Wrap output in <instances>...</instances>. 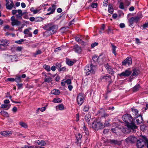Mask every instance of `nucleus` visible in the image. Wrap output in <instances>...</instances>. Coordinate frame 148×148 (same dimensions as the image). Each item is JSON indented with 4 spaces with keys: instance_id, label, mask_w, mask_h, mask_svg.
Segmentation results:
<instances>
[{
    "instance_id": "1",
    "label": "nucleus",
    "mask_w": 148,
    "mask_h": 148,
    "mask_svg": "<svg viewBox=\"0 0 148 148\" xmlns=\"http://www.w3.org/2000/svg\"><path fill=\"white\" fill-rule=\"evenodd\" d=\"M123 120L125 122V125L127 127L132 130L136 129L138 127L134 123V120L131 116L130 114H126L122 117Z\"/></svg>"
},
{
    "instance_id": "2",
    "label": "nucleus",
    "mask_w": 148,
    "mask_h": 148,
    "mask_svg": "<svg viewBox=\"0 0 148 148\" xmlns=\"http://www.w3.org/2000/svg\"><path fill=\"white\" fill-rule=\"evenodd\" d=\"M43 28L46 31L45 33L48 35L53 34L57 32L58 29V26L55 25L52 23H50L44 26Z\"/></svg>"
},
{
    "instance_id": "3",
    "label": "nucleus",
    "mask_w": 148,
    "mask_h": 148,
    "mask_svg": "<svg viewBox=\"0 0 148 148\" xmlns=\"http://www.w3.org/2000/svg\"><path fill=\"white\" fill-rule=\"evenodd\" d=\"M94 121L92 122L91 123V125L92 128L95 129V130H98L99 129H103L105 125L101 123L100 121L97 120V119H94Z\"/></svg>"
},
{
    "instance_id": "4",
    "label": "nucleus",
    "mask_w": 148,
    "mask_h": 148,
    "mask_svg": "<svg viewBox=\"0 0 148 148\" xmlns=\"http://www.w3.org/2000/svg\"><path fill=\"white\" fill-rule=\"evenodd\" d=\"M95 69L96 67L95 66L91 64H88L85 68V73L87 75L94 73H95Z\"/></svg>"
},
{
    "instance_id": "5",
    "label": "nucleus",
    "mask_w": 148,
    "mask_h": 148,
    "mask_svg": "<svg viewBox=\"0 0 148 148\" xmlns=\"http://www.w3.org/2000/svg\"><path fill=\"white\" fill-rule=\"evenodd\" d=\"M85 99V95L82 93H79L77 96V99L78 105H81L84 102Z\"/></svg>"
},
{
    "instance_id": "6",
    "label": "nucleus",
    "mask_w": 148,
    "mask_h": 148,
    "mask_svg": "<svg viewBox=\"0 0 148 148\" xmlns=\"http://www.w3.org/2000/svg\"><path fill=\"white\" fill-rule=\"evenodd\" d=\"M9 41L7 40H0V44L3 50H5L6 47L9 45Z\"/></svg>"
},
{
    "instance_id": "7",
    "label": "nucleus",
    "mask_w": 148,
    "mask_h": 148,
    "mask_svg": "<svg viewBox=\"0 0 148 148\" xmlns=\"http://www.w3.org/2000/svg\"><path fill=\"white\" fill-rule=\"evenodd\" d=\"M145 145V140L140 138L137 140L136 146L138 148H142Z\"/></svg>"
},
{
    "instance_id": "8",
    "label": "nucleus",
    "mask_w": 148,
    "mask_h": 148,
    "mask_svg": "<svg viewBox=\"0 0 148 148\" xmlns=\"http://www.w3.org/2000/svg\"><path fill=\"white\" fill-rule=\"evenodd\" d=\"M11 20L12 21L11 24L12 26H18L21 24V22L18 20L16 19L14 16H12L11 17Z\"/></svg>"
},
{
    "instance_id": "9",
    "label": "nucleus",
    "mask_w": 148,
    "mask_h": 148,
    "mask_svg": "<svg viewBox=\"0 0 148 148\" xmlns=\"http://www.w3.org/2000/svg\"><path fill=\"white\" fill-rule=\"evenodd\" d=\"M137 140L136 138L134 136H131L127 138L125 141L128 143H134Z\"/></svg>"
},
{
    "instance_id": "10",
    "label": "nucleus",
    "mask_w": 148,
    "mask_h": 148,
    "mask_svg": "<svg viewBox=\"0 0 148 148\" xmlns=\"http://www.w3.org/2000/svg\"><path fill=\"white\" fill-rule=\"evenodd\" d=\"M56 9V5H53L51 7H49L48 9L47 10L49 12L47 13V15H50L51 14L53 13L55 11Z\"/></svg>"
},
{
    "instance_id": "11",
    "label": "nucleus",
    "mask_w": 148,
    "mask_h": 148,
    "mask_svg": "<svg viewBox=\"0 0 148 148\" xmlns=\"http://www.w3.org/2000/svg\"><path fill=\"white\" fill-rule=\"evenodd\" d=\"M122 64L124 65H126L131 64L132 63V59L130 57H128L122 62Z\"/></svg>"
},
{
    "instance_id": "12",
    "label": "nucleus",
    "mask_w": 148,
    "mask_h": 148,
    "mask_svg": "<svg viewBox=\"0 0 148 148\" xmlns=\"http://www.w3.org/2000/svg\"><path fill=\"white\" fill-rule=\"evenodd\" d=\"M131 72L128 70H126L125 71L118 74L120 77H128L131 74Z\"/></svg>"
},
{
    "instance_id": "13",
    "label": "nucleus",
    "mask_w": 148,
    "mask_h": 148,
    "mask_svg": "<svg viewBox=\"0 0 148 148\" xmlns=\"http://www.w3.org/2000/svg\"><path fill=\"white\" fill-rule=\"evenodd\" d=\"M14 4L12 0H10L6 3L5 5L7 9L11 10L14 6Z\"/></svg>"
},
{
    "instance_id": "14",
    "label": "nucleus",
    "mask_w": 148,
    "mask_h": 148,
    "mask_svg": "<svg viewBox=\"0 0 148 148\" xmlns=\"http://www.w3.org/2000/svg\"><path fill=\"white\" fill-rule=\"evenodd\" d=\"M140 18L138 16H135L132 17L129 19V21L130 23L132 25L134 22H137L139 21Z\"/></svg>"
},
{
    "instance_id": "15",
    "label": "nucleus",
    "mask_w": 148,
    "mask_h": 148,
    "mask_svg": "<svg viewBox=\"0 0 148 148\" xmlns=\"http://www.w3.org/2000/svg\"><path fill=\"white\" fill-rule=\"evenodd\" d=\"M100 79L106 81H108L110 83H111V78L110 75H106L105 76H102L100 77Z\"/></svg>"
},
{
    "instance_id": "16",
    "label": "nucleus",
    "mask_w": 148,
    "mask_h": 148,
    "mask_svg": "<svg viewBox=\"0 0 148 148\" xmlns=\"http://www.w3.org/2000/svg\"><path fill=\"white\" fill-rule=\"evenodd\" d=\"M45 78L44 80L45 82H49L51 81V77L52 75L49 73L45 74Z\"/></svg>"
},
{
    "instance_id": "17",
    "label": "nucleus",
    "mask_w": 148,
    "mask_h": 148,
    "mask_svg": "<svg viewBox=\"0 0 148 148\" xmlns=\"http://www.w3.org/2000/svg\"><path fill=\"white\" fill-rule=\"evenodd\" d=\"M0 134L3 136H7L11 135L12 134V133L11 131H6L0 132Z\"/></svg>"
},
{
    "instance_id": "18",
    "label": "nucleus",
    "mask_w": 148,
    "mask_h": 148,
    "mask_svg": "<svg viewBox=\"0 0 148 148\" xmlns=\"http://www.w3.org/2000/svg\"><path fill=\"white\" fill-rule=\"evenodd\" d=\"M73 49L75 52L78 53H80L82 51L81 47L77 45L74 46Z\"/></svg>"
},
{
    "instance_id": "19",
    "label": "nucleus",
    "mask_w": 148,
    "mask_h": 148,
    "mask_svg": "<svg viewBox=\"0 0 148 148\" xmlns=\"http://www.w3.org/2000/svg\"><path fill=\"white\" fill-rule=\"evenodd\" d=\"M101 56L100 55L99 57L96 55H94L92 58V60L95 61H98L100 62H103V60H101Z\"/></svg>"
},
{
    "instance_id": "20",
    "label": "nucleus",
    "mask_w": 148,
    "mask_h": 148,
    "mask_svg": "<svg viewBox=\"0 0 148 148\" xmlns=\"http://www.w3.org/2000/svg\"><path fill=\"white\" fill-rule=\"evenodd\" d=\"M17 13L18 14H16V17L18 18H22V16L23 15L22 11L21 10H18Z\"/></svg>"
},
{
    "instance_id": "21",
    "label": "nucleus",
    "mask_w": 148,
    "mask_h": 148,
    "mask_svg": "<svg viewBox=\"0 0 148 148\" xmlns=\"http://www.w3.org/2000/svg\"><path fill=\"white\" fill-rule=\"evenodd\" d=\"M36 143L39 145L41 146H45L46 145V142L44 140H38Z\"/></svg>"
},
{
    "instance_id": "22",
    "label": "nucleus",
    "mask_w": 148,
    "mask_h": 148,
    "mask_svg": "<svg viewBox=\"0 0 148 148\" xmlns=\"http://www.w3.org/2000/svg\"><path fill=\"white\" fill-rule=\"evenodd\" d=\"M108 11L111 14H112L113 12L114 9L112 4H110L108 5Z\"/></svg>"
},
{
    "instance_id": "23",
    "label": "nucleus",
    "mask_w": 148,
    "mask_h": 148,
    "mask_svg": "<svg viewBox=\"0 0 148 148\" xmlns=\"http://www.w3.org/2000/svg\"><path fill=\"white\" fill-rule=\"evenodd\" d=\"M140 117V119H136V123L138 124H140L142 123V121H143V118L142 116L141 115L139 114L138 116H137L136 117Z\"/></svg>"
},
{
    "instance_id": "24",
    "label": "nucleus",
    "mask_w": 148,
    "mask_h": 148,
    "mask_svg": "<svg viewBox=\"0 0 148 148\" xmlns=\"http://www.w3.org/2000/svg\"><path fill=\"white\" fill-rule=\"evenodd\" d=\"M140 88V85L138 84L133 88L132 90L134 92L138 91Z\"/></svg>"
},
{
    "instance_id": "25",
    "label": "nucleus",
    "mask_w": 148,
    "mask_h": 148,
    "mask_svg": "<svg viewBox=\"0 0 148 148\" xmlns=\"http://www.w3.org/2000/svg\"><path fill=\"white\" fill-rule=\"evenodd\" d=\"M110 141L111 143H114L115 144H117L118 145H120L121 143V141L114 140H110Z\"/></svg>"
},
{
    "instance_id": "26",
    "label": "nucleus",
    "mask_w": 148,
    "mask_h": 148,
    "mask_svg": "<svg viewBox=\"0 0 148 148\" xmlns=\"http://www.w3.org/2000/svg\"><path fill=\"white\" fill-rule=\"evenodd\" d=\"M14 81L17 83L20 82H21V77L19 75L16 76L15 78H14Z\"/></svg>"
},
{
    "instance_id": "27",
    "label": "nucleus",
    "mask_w": 148,
    "mask_h": 148,
    "mask_svg": "<svg viewBox=\"0 0 148 148\" xmlns=\"http://www.w3.org/2000/svg\"><path fill=\"white\" fill-rule=\"evenodd\" d=\"M51 93L55 95H58L60 93V92L59 90L56 89H54L51 91Z\"/></svg>"
},
{
    "instance_id": "28",
    "label": "nucleus",
    "mask_w": 148,
    "mask_h": 148,
    "mask_svg": "<svg viewBox=\"0 0 148 148\" xmlns=\"http://www.w3.org/2000/svg\"><path fill=\"white\" fill-rule=\"evenodd\" d=\"M56 109L57 110H63L64 109V106L63 104H60L56 106Z\"/></svg>"
},
{
    "instance_id": "29",
    "label": "nucleus",
    "mask_w": 148,
    "mask_h": 148,
    "mask_svg": "<svg viewBox=\"0 0 148 148\" xmlns=\"http://www.w3.org/2000/svg\"><path fill=\"white\" fill-rule=\"evenodd\" d=\"M0 113L4 117H7L9 116V115L8 113L2 110Z\"/></svg>"
},
{
    "instance_id": "30",
    "label": "nucleus",
    "mask_w": 148,
    "mask_h": 148,
    "mask_svg": "<svg viewBox=\"0 0 148 148\" xmlns=\"http://www.w3.org/2000/svg\"><path fill=\"white\" fill-rule=\"evenodd\" d=\"M43 67L48 71H49L51 70V68L50 66L47 65L46 64L43 65Z\"/></svg>"
},
{
    "instance_id": "31",
    "label": "nucleus",
    "mask_w": 148,
    "mask_h": 148,
    "mask_svg": "<svg viewBox=\"0 0 148 148\" xmlns=\"http://www.w3.org/2000/svg\"><path fill=\"white\" fill-rule=\"evenodd\" d=\"M111 46L112 47V52L116 56V47L112 44H111Z\"/></svg>"
},
{
    "instance_id": "32",
    "label": "nucleus",
    "mask_w": 148,
    "mask_h": 148,
    "mask_svg": "<svg viewBox=\"0 0 148 148\" xmlns=\"http://www.w3.org/2000/svg\"><path fill=\"white\" fill-rule=\"evenodd\" d=\"M132 111L133 112V114L134 115L137 116H139L138 113V110L135 109H132Z\"/></svg>"
},
{
    "instance_id": "33",
    "label": "nucleus",
    "mask_w": 148,
    "mask_h": 148,
    "mask_svg": "<svg viewBox=\"0 0 148 148\" xmlns=\"http://www.w3.org/2000/svg\"><path fill=\"white\" fill-rule=\"evenodd\" d=\"M10 106H11L10 104L8 105L6 104H2L1 105V107L2 108H7L8 107V109H7V110H8V109H9L10 108Z\"/></svg>"
},
{
    "instance_id": "34",
    "label": "nucleus",
    "mask_w": 148,
    "mask_h": 148,
    "mask_svg": "<svg viewBox=\"0 0 148 148\" xmlns=\"http://www.w3.org/2000/svg\"><path fill=\"white\" fill-rule=\"evenodd\" d=\"M107 70L108 73L111 74H112L114 73V71H113V70L111 68L110 66Z\"/></svg>"
},
{
    "instance_id": "35",
    "label": "nucleus",
    "mask_w": 148,
    "mask_h": 148,
    "mask_svg": "<svg viewBox=\"0 0 148 148\" xmlns=\"http://www.w3.org/2000/svg\"><path fill=\"white\" fill-rule=\"evenodd\" d=\"M19 124L22 127L27 128V124L23 122H19Z\"/></svg>"
},
{
    "instance_id": "36",
    "label": "nucleus",
    "mask_w": 148,
    "mask_h": 148,
    "mask_svg": "<svg viewBox=\"0 0 148 148\" xmlns=\"http://www.w3.org/2000/svg\"><path fill=\"white\" fill-rule=\"evenodd\" d=\"M53 101L54 103H60L62 101L61 99L60 98H55L53 99Z\"/></svg>"
},
{
    "instance_id": "37",
    "label": "nucleus",
    "mask_w": 148,
    "mask_h": 148,
    "mask_svg": "<svg viewBox=\"0 0 148 148\" xmlns=\"http://www.w3.org/2000/svg\"><path fill=\"white\" fill-rule=\"evenodd\" d=\"M76 137L77 140H81V138H82V135H81L80 133H78L77 134V135H76Z\"/></svg>"
},
{
    "instance_id": "38",
    "label": "nucleus",
    "mask_w": 148,
    "mask_h": 148,
    "mask_svg": "<svg viewBox=\"0 0 148 148\" xmlns=\"http://www.w3.org/2000/svg\"><path fill=\"white\" fill-rule=\"evenodd\" d=\"M83 129L86 133V135H88L89 134L88 130V128H87L85 126V125H84L83 126Z\"/></svg>"
},
{
    "instance_id": "39",
    "label": "nucleus",
    "mask_w": 148,
    "mask_h": 148,
    "mask_svg": "<svg viewBox=\"0 0 148 148\" xmlns=\"http://www.w3.org/2000/svg\"><path fill=\"white\" fill-rule=\"evenodd\" d=\"M90 117L88 114H87L85 117V119L87 122H89L90 121Z\"/></svg>"
},
{
    "instance_id": "40",
    "label": "nucleus",
    "mask_w": 148,
    "mask_h": 148,
    "mask_svg": "<svg viewBox=\"0 0 148 148\" xmlns=\"http://www.w3.org/2000/svg\"><path fill=\"white\" fill-rule=\"evenodd\" d=\"M138 74V72L137 71L136 69L133 70V73H132V76H136Z\"/></svg>"
},
{
    "instance_id": "41",
    "label": "nucleus",
    "mask_w": 148,
    "mask_h": 148,
    "mask_svg": "<svg viewBox=\"0 0 148 148\" xmlns=\"http://www.w3.org/2000/svg\"><path fill=\"white\" fill-rule=\"evenodd\" d=\"M89 107L88 105H86L85 106L83 110L84 112H88L89 109Z\"/></svg>"
},
{
    "instance_id": "42",
    "label": "nucleus",
    "mask_w": 148,
    "mask_h": 148,
    "mask_svg": "<svg viewBox=\"0 0 148 148\" xmlns=\"http://www.w3.org/2000/svg\"><path fill=\"white\" fill-rule=\"evenodd\" d=\"M74 62L71 60H68L66 61L67 64L69 66H72L74 64Z\"/></svg>"
},
{
    "instance_id": "43",
    "label": "nucleus",
    "mask_w": 148,
    "mask_h": 148,
    "mask_svg": "<svg viewBox=\"0 0 148 148\" xmlns=\"http://www.w3.org/2000/svg\"><path fill=\"white\" fill-rule=\"evenodd\" d=\"M119 8L121 9H124V3L123 2H121L120 3L119 5Z\"/></svg>"
},
{
    "instance_id": "44",
    "label": "nucleus",
    "mask_w": 148,
    "mask_h": 148,
    "mask_svg": "<svg viewBox=\"0 0 148 148\" xmlns=\"http://www.w3.org/2000/svg\"><path fill=\"white\" fill-rule=\"evenodd\" d=\"M108 33V34H109L110 33H112V34L113 33V29H112V28L110 27H109L108 29L107 30Z\"/></svg>"
},
{
    "instance_id": "45",
    "label": "nucleus",
    "mask_w": 148,
    "mask_h": 148,
    "mask_svg": "<svg viewBox=\"0 0 148 148\" xmlns=\"http://www.w3.org/2000/svg\"><path fill=\"white\" fill-rule=\"evenodd\" d=\"M66 84H70L71 83V80L70 79H68L65 81Z\"/></svg>"
},
{
    "instance_id": "46",
    "label": "nucleus",
    "mask_w": 148,
    "mask_h": 148,
    "mask_svg": "<svg viewBox=\"0 0 148 148\" xmlns=\"http://www.w3.org/2000/svg\"><path fill=\"white\" fill-rule=\"evenodd\" d=\"M18 89H20L23 88V84H17Z\"/></svg>"
},
{
    "instance_id": "47",
    "label": "nucleus",
    "mask_w": 148,
    "mask_h": 148,
    "mask_svg": "<svg viewBox=\"0 0 148 148\" xmlns=\"http://www.w3.org/2000/svg\"><path fill=\"white\" fill-rule=\"evenodd\" d=\"M146 27H148V22L145 23L143 25V29H145Z\"/></svg>"
},
{
    "instance_id": "48",
    "label": "nucleus",
    "mask_w": 148,
    "mask_h": 148,
    "mask_svg": "<svg viewBox=\"0 0 148 148\" xmlns=\"http://www.w3.org/2000/svg\"><path fill=\"white\" fill-rule=\"evenodd\" d=\"M43 20V19L42 18H41L40 17H39L36 18V22L41 21Z\"/></svg>"
},
{
    "instance_id": "49",
    "label": "nucleus",
    "mask_w": 148,
    "mask_h": 148,
    "mask_svg": "<svg viewBox=\"0 0 148 148\" xmlns=\"http://www.w3.org/2000/svg\"><path fill=\"white\" fill-rule=\"evenodd\" d=\"M75 143H76L77 145L78 146H80L81 145V140H77V141L75 142Z\"/></svg>"
},
{
    "instance_id": "50",
    "label": "nucleus",
    "mask_w": 148,
    "mask_h": 148,
    "mask_svg": "<svg viewBox=\"0 0 148 148\" xmlns=\"http://www.w3.org/2000/svg\"><path fill=\"white\" fill-rule=\"evenodd\" d=\"M97 6V3H93L91 5V7L93 8H95Z\"/></svg>"
},
{
    "instance_id": "51",
    "label": "nucleus",
    "mask_w": 148,
    "mask_h": 148,
    "mask_svg": "<svg viewBox=\"0 0 148 148\" xmlns=\"http://www.w3.org/2000/svg\"><path fill=\"white\" fill-rule=\"evenodd\" d=\"M7 80L8 81L13 82L14 81V78L12 77L8 78Z\"/></svg>"
},
{
    "instance_id": "52",
    "label": "nucleus",
    "mask_w": 148,
    "mask_h": 148,
    "mask_svg": "<svg viewBox=\"0 0 148 148\" xmlns=\"http://www.w3.org/2000/svg\"><path fill=\"white\" fill-rule=\"evenodd\" d=\"M144 140H145V144L146 145L147 148H148V139L146 137H145Z\"/></svg>"
},
{
    "instance_id": "53",
    "label": "nucleus",
    "mask_w": 148,
    "mask_h": 148,
    "mask_svg": "<svg viewBox=\"0 0 148 148\" xmlns=\"http://www.w3.org/2000/svg\"><path fill=\"white\" fill-rule=\"evenodd\" d=\"M108 1L107 0H105L104 1L103 6L106 7L108 5Z\"/></svg>"
},
{
    "instance_id": "54",
    "label": "nucleus",
    "mask_w": 148,
    "mask_h": 148,
    "mask_svg": "<svg viewBox=\"0 0 148 148\" xmlns=\"http://www.w3.org/2000/svg\"><path fill=\"white\" fill-rule=\"evenodd\" d=\"M75 40L78 42H81V41L80 39V37H76L75 38Z\"/></svg>"
},
{
    "instance_id": "55",
    "label": "nucleus",
    "mask_w": 148,
    "mask_h": 148,
    "mask_svg": "<svg viewBox=\"0 0 148 148\" xmlns=\"http://www.w3.org/2000/svg\"><path fill=\"white\" fill-rule=\"evenodd\" d=\"M98 43L96 42H94V43H92L91 45V47L92 48H93L95 47V46H97L98 45Z\"/></svg>"
},
{
    "instance_id": "56",
    "label": "nucleus",
    "mask_w": 148,
    "mask_h": 148,
    "mask_svg": "<svg viewBox=\"0 0 148 148\" xmlns=\"http://www.w3.org/2000/svg\"><path fill=\"white\" fill-rule=\"evenodd\" d=\"M24 41L23 39H21L19 40L16 41L15 42L16 43H17L19 44H21V42Z\"/></svg>"
},
{
    "instance_id": "57",
    "label": "nucleus",
    "mask_w": 148,
    "mask_h": 148,
    "mask_svg": "<svg viewBox=\"0 0 148 148\" xmlns=\"http://www.w3.org/2000/svg\"><path fill=\"white\" fill-rule=\"evenodd\" d=\"M23 48L21 47H16V51H21V50Z\"/></svg>"
},
{
    "instance_id": "58",
    "label": "nucleus",
    "mask_w": 148,
    "mask_h": 148,
    "mask_svg": "<svg viewBox=\"0 0 148 148\" xmlns=\"http://www.w3.org/2000/svg\"><path fill=\"white\" fill-rule=\"evenodd\" d=\"M24 26V25H22L21 27H19L18 29V31H19L20 32H22V29L23 27Z\"/></svg>"
},
{
    "instance_id": "59",
    "label": "nucleus",
    "mask_w": 148,
    "mask_h": 148,
    "mask_svg": "<svg viewBox=\"0 0 148 148\" xmlns=\"http://www.w3.org/2000/svg\"><path fill=\"white\" fill-rule=\"evenodd\" d=\"M18 10H13L12 11V13L13 14H16V13H17Z\"/></svg>"
},
{
    "instance_id": "60",
    "label": "nucleus",
    "mask_w": 148,
    "mask_h": 148,
    "mask_svg": "<svg viewBox=\"0 0 148 148\" xmlns=\"http://www.w3.org/2000/svg\"><path fill=\"white\" fill-rule=\"evenodd\" d=\"M41 53V51L40 50H38L36 51V53H34L36 56L39 54H40Z\"/></svg>"
},
{
    "instance_id": "61",
    "label": "nucleus",
    "mask_w": 148,
    "mask_h": 148,
    "mask_svg": "<svg viewBox=\"0 0 148 148\" xmlns=\"http://www.w3.org/2000/svg\"><path fill=\"white\" fill-rule=\"evenodd\" d=\"M29 32V30L27 29H26L24 30V33L25 34H28Z\"/></svg>"
},
{
    "instance_id": "62",
    "label": "nucleus",
    "mask_w": 148,
    "mask_h": 148,
    "mask_svg": "<svg viewBox=\"0 0 148 148\" xmlns=\"http://www.w3.org/2000/svg\"><path fill=\"white\" fill-rule=\"evenodd\" d=\"M12 111L14 112H16L17 111V108L16 106H14L12 109Z\"/></svg>"
},
{
    "instance_id": "63",
    "label": "nucleus",
    "mask_w": 148,
    "mask_h": 148,
    "mask_svg": "<svg viewBox=\"0 0 148 148\" xmlns=\"http://www.w3.org/2000/svg\"><path fill=\"white\" fill-rule=\"evenodd\" d=\"M136 39V44H139L141 43L140 42L138 38H135Z\"/></svg>"
},
{
    "instance_id": "64",
    "label": "nucleus",
    "mask_w": 148,
    "mask_h": 148,
    "mask_svg": "<svg viewBox=\"0 0 148 148\" xmlns=\"http://www.w3.org/2000/svg\"><path fill=\"white\" fill-rule=\"evenodd\" d=\"M119 26L121 28H123L125 27V25L124 23H121L120 24Z\"/></svg>"
}]
</instances>
